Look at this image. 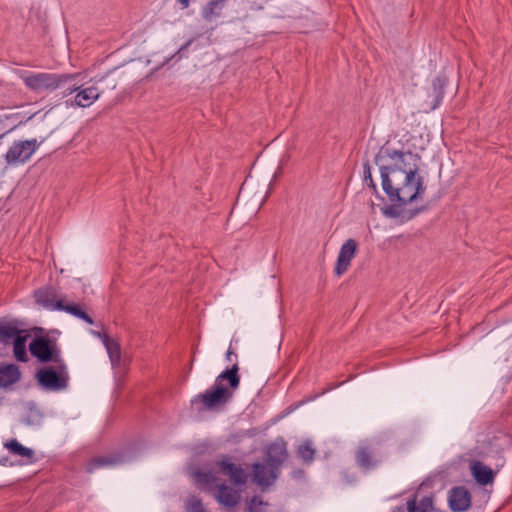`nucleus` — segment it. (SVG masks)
I'll return each mask as SVG.
<instances>
[{
	"mask_svg": "<svg viewBox=\"0 0 512 512\" xmlns=\"http://www.w3.org/2000/svg\"><path fill=\"white\" fill-rule=\"evenodd\" d=\"M420 156L411 151L382 147L375 157L379 166L382 187L392 205L383 209L391 218L403 217L401 207L423 198L424 179L419 173Z\"/></svg>",
	"mask_w": 512,
	"mask_h": 512,
	"instance_id": "nucleus-1",
	"label": "nucleus"
},
{
	"mask_svg": "<svg viewBox=\"0 0 512 512\" xmlns=\"http://www.w3.org/2000/svg\"><path fill=\"white\" fill-rule=\"evenodd\" d=\"M239 365L235 363L231 368L220 373L212 387L204 393L197 395L192 403L201 404L199 410H217L225 406L233 397L234 391L240 385Z\"/></svg>",
	"mask_w": 512,
	"mask_h": 512,
	"instance_id": "nucleus-2",
	"label": "nucleus"
},
{
	"mask_svg": "<svg viewBox=\"0 0 512 512\" xmlns=\"http://www.w3.org/2000/svg\"><path fill=\"white\" fill-rule=\"evenodd\" d=\"M78 74L25 73L21 76L25 86L36 92L53 91L74 80Z\"/></svg>",
	"mask_w": 512,
	"mask_h": 512,
	"instance_id": "nucleus-3",
	"label": "nucleus"
},
{
	"mask_svg": "<svg viewBox=\"0 0 512 512\" xmlns=\"http://www.w3.org/2000/svg\"><path fill=\"white\" fill-rule=\"evenodd\" d=\"M36 378L44 389L51 391L65 389L69 380L67 366L63 360L59 363H52L51 366L38 370Z\"/></svg>",
	"mask_w": 512,
	"mask_h": 512,
	"instance_id": "nucleus-4",
	"label": "nucleus"
},
{
	"mask_svg": "<svg viewBox=\"0 0 512 512\" xmlns=\"http://www.w3.org/2000/svg\"><path fill=\"white\" fill-rule=\"evenodd\" d=\"M42 142L36 139L15 141L4 155L8 165L17 166L26 163Z\"/></svg>",
	"mask_w": 512,
	"mask_h": 512,
	"instance_id": "nucleus-5",
	"label": "nucleus"
},
{
	"mask_svg": "<svg viewBox=\"0 0 512 512\" xmlns=\"http://www.w3.org/2000/svg\"><path fill=\"white\" fill-rule=\"evenodd\" d=\"M29 349L31 354L42 363H59L63 360L60 349L48 337H35L31 341Z\"/></svg>",
	"mask_w": 512,
	"mask_h": 512,
	"instance_id": "nucleus-6",
	"label": "nucleus"
},
{
	"mask_svg": "<svg viewBox=\"0 0 512 512\" xmlns=\"http://www.w3.org/2000/svg\"><path fill=\"white\" fill-rule=\"evenodd\" d=\"M217 466L224 475L229 477L233 485L238 486L246 484L248 475L245 470L240 465L231 462L228 456H223L218 460Z\"/></svg>",
	"mask_w": 512,
	"mask_h": 512,
	"instance_id": "nucleus-7",
	"label": "nucleus"
},
{
	"mask_svg": "<svg viewBox=\"0 0 512 512\" xmlns=\"http://www.w3.org/2000/svg\"><path fill=\"white\" fill-rule=\"evenodd\" d=\"M471 493L464 486L453 487L449 491L448 503L453 512H465L470 509Z\"/></svg>",
	"mask_w": 512,
	"mask_h": 512,
	"instance_id": "nucleus-8",
	"label": "nucleus"
},
{
	"mask_svg": "<svg viewBox=\"0 0 512 512\" xmlns=\"http://www.w3.org/2000/svg\"><path fill=\"white\" fill-rule=\"evenodd\" d=\"M357 247V241L352 238L346 240L341 246L335 266V273L338 276H341L348 270L351 260L356 255Z\"/></svg>",
	"mask_w": 512,
	"mask_h": 512,
	"instance_id": "nucleus-9",
	"label": "nucleus"
},
{
	"mask_svg": "<svg viewBox=\"0 0 512 512\" xmlns=\"http://www.w3.org/2000/svg\"><path fill=\"white\" fill-rule=\"evenodd\" d=\"M278 477V469L268 463H255L253 465V481L265 489L272 485Z\"/></svg>",
	"mask_w": 512,
	"mask_h": 512,
	"instance_id": "nucleus-10",
	"label": "nucleus"
},
{
	"mask_svg": "<svg viewBox=\"0 0 512 512\" xmlns=\"http://www.w3.org/2000/svg\"><path fill=\"white\" fill-rule=\"evenodd\" d=\"M77 92L71 105H76L82 108L91 106L100 96V91L96 86L87 88L73 87L68 89V94Z\"/></svg>",
	"mask_w": 512,
	"mask_h": 512,
	"instance_id": "nucleus-11",
	"label": "nucleus"
},
{
	"mask_svg": "<svg viewBox=\"0 0 512 512\" xmlns=\"http://www.w3.org/2000/svg\"><path fill=\"white\" fill-rule=\"evenodd\" d=\"M214 497L219 504L227 508H233L239 504L241 492L225 483H222L217 486Z\"/></svg>",
	"mask_w": 512,
	"mask_h": 512,
	"instance_id": "nucleus-12",
	"label": "nucleus"
},
{
	"mask_svg": "<svg viewBox=\"0 0 512 512\" xmlns=\"http://www.w3.org/2000/svg\"><path fill=\"white\" fill-rule=\"evenodd\" d=\"M470 471L476 482L486 486L494 482L496 472L482 462L473 460L470 462Z\"/></svg>",
	"mask_w": 512,
	"mask_h": 512,
	"instance_id": "nucleus-13",
	"label": "nucleus"
},
{
	"mask_svg": "<svg viewBox=\"0 0 512 512\" xmlns=\"http://www.w3.org/2000/svg\"><path fill=\"white\" fill-rule=\"evenodd\" d=\"M357 465L364 470L375 468L380 460L376 457L373 448L368 445H360L355 451Z\"/></svg>",
	"mask_w": 512,
	"mask_h": 512,
	"instance_id": "nucleus-14",
	"label": "nucleus"
},
{
	"mask_svg": "<svg viewBox=\"0 0 512 512\" xmlns=\"http://www.w3.org/2000/svg\"><path fill=\"white\" fill-rule=\"evenodd\" d=\"M35 300L38 304L42 305L48 310H59L57 307L61 299H58V294L53 287H44L35 292Z\"/></svg>",
	"mask_w": 512,
	"mask_h": 512,
	"instance_id": "nucleus-15",
	"label": "nucleus"
},
{
	"mask_svg": "<svg viewBox=\"0 0 512 512\" xmlns=\"http://www.w3.org/2000/svg\"><path fill=\"white\" fill-rule=\"evenodd\" d=\"M286 456L285 444L275 442L269 446L265 462L279 470V467L285 460Z\"/></svg>",
	"mask_w": 512,
	"mask_h": 512,
	"instance_id": "nucleus-16",
	"label": "nucleus"
},
{
	"mask_svg": "<svg viewBox=\"0 0 512 512\" xmlns=\"http://www.w3.org/2000/svg\"><path fill=\"white\" fill-rule=\"evenodd\" d=\"M97 335L103 341V344L109 355L112 367H119L121 364V347L119 343L116 340L109 338L106 334L97 333Z\"/></svg>",
	"mask_w": 512,
	"mask_h": 512,
	"instance_id": "nucleus-17",
	"label": "nucleus"
},
{
	"mask_svg": "<svg viewBox=\"0 0 512 512\" xmlns=\"http://www.w3.org/2000/svg\"><path fill=\"white\" fill-rule=\"evenodd\" d=\"M122 462V457L119 454L97 456L92 458L86 466V470L92 473L95 469L102 467H110L118 465Z\"/></svg>",
	"mask_w": 512,
	"mask_h": 512,
	"instance_id": "nucleus-18",
	"label": "nucleus"
},
{
	"mask_svg": "<svg viewBox=\"0 0 512 512\" xmlns=\"http://www.w3.org/2000/svg\"><path fill=\"white\" fill-rule=\"evenodd\" d=\"M19 368L14 364L0 367V387H7L20 379Z\"/></svg>",
	"mask_w": 512,
	"mask_h": 512,
	"instance_id": "nucleus-19",
	"label": "nucleus"
},
{
	"mask_svg": "<svg viewBox=\"0 0 512 512\" xmlns=\"http://www.w3.org/2000/svg\"><path fill=\"white\" fill-rule=\"evenodd\" d=\"M226 0H209L202 8L201 14L206 21H212L221 16Z\"/></svg>",
	"mask_w": 512,
	"mask_h": 512,
	"instance_id": "nucleus-20",
	"label": "nucleus"
},
{
	"mask_svg": "<svg viewBox=\"0 0 512 512\" xmlns=\"http://www.w3.org/2000/svg\"><path fill=\"white\" fill-rule=\"evenodd\" d=\"M5 447L11 454L27 459V462L31 463L33 461L35 454L34 451L30 448L23 446L16 439H12L6 442Z\"/></svg>",
	"mask_w": 512,
	"mask_h": 512,
	"instance_id": "nucleus-21",
	"label": "nucleus"
},
{
	"mask_svg": "<svg viewBox=\"0 0 512 512\" xmlns=\"http://www.w3.org/2000/svg\"><path fill=\"white\" fill-rule=\"evenodd\" d=\"M20 337V330L13 322H0V342L8 344Z\"/></svg>",
	"mask_w": 512,
	"mask_h": 512,
	"instance_id": "nucleus-22",
	"label": "nucleus"
},
{
	"mask_svg": "<svg viewBox=\"0 0 512 512\" xmlns=\"http://www.w3.org/2000/svg\"><path fill=\"white\" fill-rule=\"evenodd\" d=\"M57 307L59 308V310L70 313L71 315L84 320L88 324H93L92 318L78 304H64V302L62 301L58 303Z\"/></svg>",
	"mask_w": 512,
	"mask_h": 512,
	"instance_id": "nucleus-23",
	"label": "nucleus"
},
{
	"mask_svg": "<svg viewBox=\"0 0 512 512\" xmlns=\"http://www.w3.org/2000/svg\"><path fill=\"white\" fill-rule=\"evenodd\" d=\"M445 85L446 79L443 77H437L432 81V93L435 97L434 103L431 106L432 109H435L442 101Z\"/></svg>",
	"mask_w": 512,
	"mask_h": 512,
	"instance_id": "nucleus-24",
	"label": "nucleus"
},
{
	"mask_svg": "<svg viewBox=\"0 0 512 512\" xmlns=\"http://www.w3.org/2000/svg\"><path fill=\"white\" fill-rule=\"evenodd\" d=\"M432 508V500L428 497L422 498L418 503L414 499L407 502L408 512H430Z\"/></svg>",
	"mask_w": 512,
	"mask_h": 512,
	"instance_id": "nucleus-25",
	"label": "nucleus"
},
{
	"mask_svg": "<svg viewBox=\"0 0 512 512\" xmlns=\"http://www.w3.org/2000/svg\"><path fill=\"white\" fill-rule=\"evenodd\" d=\"M193 475L195 477L196 482L201 487L210 488L212 485L217 483V477L215 473L212 471H195Z\"/></svg>",
	"mask_w": 512,
	"mask_h": 512,
	"instance_id": "nucleus-26",
	"label": "nucleus"
},
{
	"mask_svg": "<svg viewBox=\"0 0 512 512\" xmlns=\"http://www.w3.org/2000/svg\"><path fill=\"white\" fill-rule=\"evenodd\" d=\"M298 456L305 462H311L314 459L315 449L310 440L303 441L297 448Z\"/></svg>",
	"mask_w": 512,
	"mask_h": 512,
	"instance_id": "nucleus-27",
	"label": "nucleus"
},
{
	"mask_svg": "<svg viewBox=\"0 0 512 512\" xmlns=\"http://www.w3.org/2000/svg\"><path fill=\"white\" fill-rule=\"evenodd\" d=\"M269 503L260 496H253L247 501L246 512H267Z\"/></svg>",
	"mask_w": 512,
	"mask_h": 512,
	"instance_id": "nucleus-28",
	"label": "nucleus"
},
{
	"mask_svg": "<svg viewBox=\"0 0 512 512\" xmlns=\"http://www.w3.org/2000/svg\"><path fill=\"white\" fill-rule=\"evenodd\" d=\"M26 337L20 336L13 341L14 355L18 361L25 362L27 360L26 353Z\"/></svg>",
	"mask_w": 512,
	"mask_h": 512,
	"instance_id": "nucleus-29",
	"label": "nucleus"
},
{
	"mask_svg": "<svg viewBox=\"0 0 512 512\" xmlns=\"http://www.w3.org/2000/svg\"><path fill=\"white\" fill-rule=\"evenodd\" d=\"M186 512H207L204 508L201 499L196 496H191L186 503Z\"/></svg>",
	"mask_w": 512,
	"mask_h": 512,
	"instance_id": "nucleus-30",
	"label": "nucleus"
},
{
	"mask_svg": "<svg viewBox=\"0 0 512 512\" xmlns=\"http://www.w3.org/2000/svg\"><path fill=\"white\" fill-rule=\"evenodd\" d=\"M364 180L367 182L369 181L370 183V186L375 189V184L372 180V175H371V170H370V166L368 164H366L364 166Z\"/></svg>",
	"mask_w": 512,
	"mask_h": 512,
	"instance_id": "nucleus-31",
	"label": "nucleus"
},
{
	"mask_svg": "<svg viewBox=\"0 0 512 512\" xmlns=\"http://www.w3.org/2000/svg\"><path fill=\"white\" fill-rule=\"evenodd\" d=\"M233 357L235 358V362H234V364H235V363H237V355L234 353V351H233V350L231 349V347H230V348L227 350V352H226V359H227V361H230V362H231V361L233 360V359H232Z\"/></svg>",
	"mask_w": 512,
	"mask_h": 512,
	"instance_id": "nucleus-32",
	"label": "nucleus"
},
{
	"mask_svg": "<svg viewBox=\"0 0 512 512\" xmlns=\"http://www.w3.org/2000/svg\"><path fill=\"white\" fill-rule=\"evenodd\" d=\"M178 3L181 5L182 9H185L189 6L190 0H178Z\"/></svg>",
	"mask_w": 512,
	"mask_h": 512,
	"instance_id": "nucleus-33",
	"label": "nucleus"
}]
</instances>
